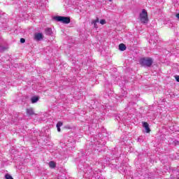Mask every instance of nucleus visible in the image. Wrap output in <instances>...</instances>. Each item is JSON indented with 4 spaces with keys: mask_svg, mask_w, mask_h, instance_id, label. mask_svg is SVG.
Instances as JSON below:
<instances>
[{
    "mask_svg": "<svg viewBox=\"0 0 179 179\" xmlns=\"http://www.w3.org/2000/svg\"><path fill=\"white\" fill-rule=\"evenodd\" d=\"M139 18L143 24H148V22H149V18L148 17V11L143 9L142 12L139 14Z\"/></svg>",
    "mask_w": 179,
    "mask_h": 179,
    "instance_id": "f257e3e1",
    "label": "nucleus"
},
{
    "mask_svg": "<svg viewBox=\"0 0 179 179\" xmlns=\"http://www.w3.org/2000/svg\"><path fill=\"white\" fill-rule=\"evenodd\" d=\"M140 64L142 66H147L150 68L153 64V59L150 57L142 58L140 59Z\"/></svg>",
    "mask_w": 179,
    "mask_h": 179,
    "instance_id": "f03ea898",
    "label": "nucleus"
},
{
    "mask_svg": "<svg viewBox=\"0 0 179 179\" xmlns=\"http://www.w3.org/2000/svg\"><path fill=\"white\" fill-rule=\"evenodd\" d=\"M55 20L57 22H61L64 24H68L71 23V18L69 17H64V16H56L54 17Z\"/></svg>",
    "mask_w": 179,
    "mask_h": 179,
    "instance_id": "7ed1b4c3",
    "label": "nucleus"
},
{
    "mask_svg": "<svg viewBox=\"0 0 179 179\" xmlns=\"http://www.w3.org/2000/svg\"><path fill=\"white\" fill-rule=\"evenodd\" d=\"M44 38V36H43V34L41 33H37L34 35V39L36 40V41H40Z\"/></svg>",
    "mask_w": 179,
    "mask_h": 179,
    "instance_id": "20e7f679",
    "label": "nucleus"
},
{
    "mask_svg": "<svg viewBox=\"0 0 179 179\" xmlns=\"http://www.w3.org/2000/svg\"><path fill=\"white\" fill-rule=\"evenodd\" d=\"M143 127L145 128L147 134H149V132H150V128H149V124H148V122H143Z\"/></svg>",
    "mask_w": 179,
    "mask_h": 179,
    "instance_id": "39448f33",
    "label": "nucleus"
},
{
    "mask_svg": "<svg viewBox=\"0 0 179 179\" xmlns=\"http://www.w3.org/2000/svg\"><path fill=\"white\" fill-rule=\"evenodd\" d=\"M45 34L46 36H51V34H52V29H51V28H46L45 29Z\"/></svg>",
    "mask_w": 179,
    "mask_h": 179,
    "instance_id": "423d86ee",
    "label": "nucleus"
},
{
    "mask_svg": "<svg viewBox=\"0 0 179 179\" xmlns=\"http://www.w3.org/2000/svg\"><path fill=\"white\" fill-rule=\"evenodd\" d=\"M119 50L120 51H125L127 50V46L124 43H120L119 45Z\"/></svg>",
    "mask_w": 179,
    "mask_h": 179,
    "instance_id": "0eeeda50",
    "label": "nucleus"
},
{
    "mask_svg": "<svg viewBox=\"0 0 179 179\" xmlns=\"http://www.w3.org/2000/svg\"><path fill=\"white\" fill-rule=\"evenodd\" d=\"M27 114L28 115H34V110H33V108L27 109Z\"/></svg>",
    "mask_w": 179,
    "mask_h": 179,
    "instance_id": "6e6552de",
    "label": "nucleus"
},
{
    "mask_svg": "<svg viewBox=\"0 0 179 179\" xmlns=\"http://www.w3.org/2000/svg\"><path fill=\"white\" fill-rule=\"evenodd\" d=\"M31 101L33 104H34V103H37L38 101V96H32Z\"/></svg>",
    "mask_w": 179,
    "mask_h": 179,
    "instance_id": "1a4fd4ad",
    "label": "nucleus"
},
{
    "mask_svg": "<svg viewBox=\"0 0 179 179\" xmlns=\"http://www.w3.org/2000/svg\"><path fill=\"white\" fill-rule=\"evenodd\" d=\"M48 164H49V167H50V169H55V167L57 166L55 164V162H54V161H50Z\"/></svg>",
    "mask_w": 179,
    "mask_h": 179,
    "instance_id": "9d476101",
    "label": "nucleus"
},
{
    "mask_svg": "<svg viewBox=\"0 0 179 179\" xmlns=\"http://www.w3.org/2000/svg\"><path fill=\"white\" fill-rule=\"evenodd\" d=\"M8 45L3 46V45H0V52H3V51H6L8 50Z\"/></svg>",
    "mask_w": 179,
    "mask_h": 179,
    "instance_id": "9b49d317",
    "label": "nucleus"
},
{
    "mask_svg": "<svg viewBox=\"0 0 179 179\" xmlns=\"http://www.w3.org/2000/svg\"><path fill=\"white\" fill-rule=\"evenodd\" d=\"M5 178H6V179H13V178L12 177V176H10V175H9V174H6Z\"/></svg>",
    "mask_w": 179,
    "mask_h": 179,
    "instance_id": "f8f14e48",
    "label": "nucleus"
},
{
    "mask_svg": "<svg viewBox=\"0 0 179 179\" xmlns=\"http://www.w3.org/2000/svg\"><path fill=\"white\" fill-rule=\"evenodd\" d=\"M62 125H63L62 122H59L57 123L56 127L61 128V127H62Z\"/></svg>",
    "mask_w": 179,
    "mask_h": 179,
    "instance_id": "ddd939ff",
    "label": "nucleus"
},
{
    "mask_svg": "<svg viewBox=\"0 0 179 179\" xmlns=\"http://www.w3.org/2000/svg\"><path fill=\"white\" fill-rule=\"evenodd\" d=\"M92 24H94V27L95 29H97V22H94V21H92Z\"/></svg>",
    "mask_w": 179,
    "mask_h": 179,
    "instance_id": "4468645a",
    "label": "nucleus"
},
{
    "mask_svg": "<svg viewBox=\"0 0 179 179\" xmlns=\"http://www.w3.org/2000/svg\"><path fill=\"white\" fill-rule=\"evenodd\" d=\"M106 20H100V24H106Z\"/></svg>",
    "mask_w": 179,
    "mask_h": 179,
    "instance_id": "2eb2a0df",
    "label": "nucleus"
},
{
    "mask_svg": "<svg viewBox=\"0 0 179 179\" xmlns=\"http://www.w3.org/2000/svg\"><path fill=\"white\" fill-rule=\"evenodd\" d=\"M20 43H22V44H23L24 43H26V39L23 38H20Z\"/></svg>",
    "mask_w": 179,
    "mask_h": 179,
    "instance_id": "dca6fc26",
    "label": "nucleus"
},
{
    "mask_svg": "<svg viewBox=\"0 0 179 179\" xmlns=\"http://www.w3.org/2000/svg\"><path fill=\"white\" fill-rule=\"evenodd\" d=\"M173 54H179V50L178 48H177V49L174 50V53Z\"/></svg>",
    "mask_w": 179,
    "mask_h": 179,
    "instance_id": "f3484780",
    "label": "nucleus"
},
{
    "mask_svg": "<svg viewBox=\"0 0 179 179\" xmlns=\"http://www.w3.org/2000/svg\"><path fill=\"white\" fill-rule=\"evenodd\" d=\"M175 79L177 82H179V76H176Z\"/></svg>",
    "mask_w": 179,
    "mask_h": 179,
    "instance_id": "a211bd4d",
    "label": "nucleus"
},
{
    "mask_svg": "<svg viewBox=\"0 0 179 179\" xmlns=\"http://www.w3.org/2000/svg\"><path fill=\"white\" fill-rule=\"evenodd\" d=\"M92 22H95V23H99V17H96V19L95 20H92Z\"/></svg>",
    "mask_w": 179,
    "mask_h": 179,
    "instance_id": "6ab92c4d",
    "label": "nucleus"
},
{
    "mask_svg": "<svg viewBox=\"0 0 179 179\" xmlns=\"http://www.w3.org/2000/svg\"><path fill=\"white\" fill-rule=\"evenodd\" d=\"M65 128H66V129H71V126L69 125H67V126H65Z\"/></svg>",
    "mask_w": 179,
    "mask_h": 179,
    "instance_id": "aec40b11",
    "label": "nucleus"
},
{
    "mask_svg": "<svg viewBox=\"0 0 179 179\" xmlns=\"http://www.w3.org/2000/svg\"><path fill=\"white\" fill-rule=\"evenodd\" d=\"M57 131L61 132V127H57Z\"/></svg>",
    "mask_w": 179,
    "mask_h": 179,
    "instance_id": "412c9836",
    "label": "nucleus"
},
{
    "mask_svg": "<svg viewBox=\"0 0 179 179\" xmlns=\"http://www.w3.org/2000/svg\"><path fill=\"white\" fill-rule=\"evenodd\" d=\"M176 17L179 20V13L176 14Z\"/></svg>",
    "mask_w": 179,
    "mask_h": 179,
    "instance_id": "4be33fe9",
    "label": "nucleus"
},
{
    "mask_svg": "<svg viewBox=\"0 0 179 179\" xmlns=\"http://www.w3.org/2000/svg\"><path fill=\"white\" fill-rule=\"evenodd\" d=\"M123 94H127V92H124L123 93Z\"/></svg>",
    "mask_w": 179,
    "mask_h": 179,
    "instance_id": "5701e85b",
    "label": "nucleus"
},
{
    "mask_svg": "<svg viewBox=\"0 0 179 179\" xmlns=\"http://www.w3.org/2000/svg\"><path fill=\"white\" fill-rule=\"evenodd\" d=\"M138 141H139V139H141V137H140V138H138Z\"/></svg>",
    "mask_w": 179,
    "mask_h": 179,
    "instance_id": "b1692460",
    "label": "nucleus"
},
{
    "mask_svg": "<svg viewBox=\"0 0 179 179\" xmlns=\"http://www.w3.org/2000/svg\"><path fill=\"white\" fill-rule=\"evenodd\" d=\"M179 143V142L178 141H177V144H178Z\"/></svg>",
    "mask_w": 179,
    "mask_h": 179,
    "instance_id": "393cba45",
    "label": "nucleus"
},
{
    "mask_svg": "<svg viewBox=\"0 0 179 179\" xmlns=\"http://www.w3.org/2000/svg\"><path fill=\"white\" fill-rule=\"evenodd\" d=\"M13 1H15V0H13Z\"/></svg>",
    "mask_w": 179,
    "mask_h": 179,
    "instance_id": "a878e982",
    "label": "nucleus"
}]
</instances>
